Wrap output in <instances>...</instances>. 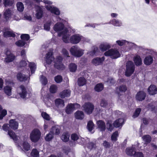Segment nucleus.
<instances>
[{
    "label": "nucleus",
    "instance_id": "393cba45",
    "mask_svg": "<svg viewBox=\"0 0 157 157\" xmlns=\"http://www.w3.org/2000/svg\"><path fill=\"white\" fill-rule=\"evenodd\" d=\"M153 58L152 56H149L145 57L144 60V63L147 65L151 64L153 62Z\"/></svg>",
    "mask_w": 157,
    "mask_h": 157
},
{
    "label": "nucleus",
    "instance_id": "4468645a",
    "mask_svg": "<svg viewBox=\"0 0 157 157\" xmlns=\"http://www.w3.org/2000/svg\"><path fill=\"white\" fill-rule=\"evenodd\" d=\"M6 57L5 58V61L6 63H9L13 61L15 59V56L10 51H7L6 52Z\"/></svg>",
    "mask_w": 157,
    "mask_h": 157
},
{
    "label": "nucleus",
    "instance_id": "aec40b11",
    "mask_svg": "<svg viewBox=\"0 0 157 157\" xmlns=\"http://www.w3.org/2000/svg\"><path fill=\"white\" fill-rule=\"evenodd\" d=\"M11 15L12 12L10 9H8L5 10L4 16L6 21H8L10 19Z\"/></svg>",
    "mask_w": 157,
    "mask_h": 157
},
{
    "label": "nucleus",
    "instance_id": "dca6fc26",
    "mask_svg": "<svg viewBox=\"0 0 157 157\" xmlns=\"http://www.w3.org/2000/svg\"><path fill=\"white\" fill-rule=\"evenodd\" d=\"M135 152V148L133 145H132L131 147H128L126 149V153L127 155L130 156H134Z\"/></svg>",
    "mask_w": 157,
    "mask_h": 157
},
{
    "label": "nucleus",
    "instance_id": "cd10ccee",
    "mask_svg": "<svg viewBox=\"0 0 157 157\" xmlns=\"http://www.w3.org/2000/svg\"><path fill=\"white\" fill-rule=\"evenodd\" d=\"M134 61L136 66L140 65L142 64V60L140 57L138 55L135 56Z\"/></svg>",
    "mask_w": 157,
    "mask_h": 157
},
{
    "label": "nucleus",
    "instance_id": "a878e982",
    "mask_svg": "<svg viewBox=\"0 0 157 157\" xmlns=\"http://www.w3.org/2000/svg\"><path fill=\"white\" fill-rule=\"evenodd\" d=\"M4 36L5 37H14L15 36V33L12 30L7 31L3 33Z\"/></svg>",
    "mask_w": 157,
    "mask_h": 157
},
{
    "label": "nucleus",
    "instance_id": "ea45409f",
    "mask_svg": "<svg viewBox=\"0 0 157 157\" xmlns=\"http://www.w3.org/2000/svg\"><path fill=\"white\" fill-rule=\"evenodd\" d=\"M77 66L75 63H71L69 66V68L70 71L72 72H75L77 69Z\"/></svg>",
    "mask_w": 157,
    "mask_h": 157
},
{
    "label": "nucleus",
    "instance_id": "2f4dec72",
    "mask_svg": "<svg viewBox=\"0 0 157 157\" xmlns=\"http://www.w3.org/2000/svg\"><path fill=\"white\" fill-rule=\"evenodd\" d=\"M39 151L36 148L33 149L30 154L31 157H39Z\"/></svg>",
    "mask_w": 157,
    "mask_h": 157
},
{
    "label": "nucleus",
    "instance_id": "b1692460",
    "mask_svg": "<svg viewBox=\"0 0 157 157\" xmlns=\"http://www.w3.org/2000/svg\"><path fill=\"white\" fill-rule=\"evenodd\" d=\"M71 91L69 90H63L60 93L59 95L62 98H64L65 97H68L70 96Z\"/></svg>",
    "mask_w": 157,
    "mask_h": 157
},
{
    "label": "nucleus",
    "instance_id": "f03ea898",
    "mask_svg": "<svg viewBox=\"0 0 157 157\" xmlns=\"http://www.w3.org/2000/svg\"><path fill=\"white\" fill-rule=\"evenodd\" d=\"M59 36H62V40L65 43L70 42L72 44H76L80 41L82 36L78 34H75L72 36L69 39L70 35L67 29H65L60 33H58Z\"/></svg>",
    "mask_w": 157,
    "mask_h": 157
},
{
    "label": "nucleus",
    "instance_id": "7c9ffc66",
    "mask_svg": "<svg viewBox=\"0 0 157 157\" xmlns=\"http://www.w3.org/2000/svg\"><path fill=\"white\" fill-rule=\"evenodd\" d=\"M55 103L56 106L58 107H63L64 105L63 101L60 99H56Z\"/></svg>",
    "mask_w": 157,
    "mask_h": 157
},
{
    "label": "nucleus",
    "instance_id": "9b49d317",
    "mask_svg": "<svg viewBox=\"0 0 157 157\" xmlns=\"http://www.w3.org/2000/svg\"><path fill=\"white\" fill-rule=\"evenodd\" d=\"M28 73L29 76L27 75H25L23 73H19L17 75V79L21 82L25 81L27 80H29L30 79L29 72L28 71Z\"/></svg>",
    "mask_w": 157,
    "mask_h": 157
},
{
    "label": "nucleus",
    "instance_id": "7ed1b4c3",
    "mask_svg": "<svg viewBox=\"0 0 157 157\" xmlns=\"http://www.w3.org/2000/svg\"><path fill=\"white\" fill-rule=\"evenodd\" d=\"M17 93L22 98H28L31 96V94L27 92L25 87L23 85L17 88Z\"/></svg>",
    "mask_w": 157,
    "mask_h": 157
},
{
    "label": "nucleus",
    "instance_id": "2eb2a0df",
    "mask_svg": "<svg viewBox=\"0 0 157 157\" xmlns=\"http://www.w3.org/2000/svg\"><path fill=\"white\" fill-rule=\"evenodd\" d=\"M105 59V58L104 56L101 58L97 57L92 60V63L95 66H98L101 64Z\"/></svg>",
    "mask_w": 157,
    "mask_h": 157
},
{
    "label": "nucleus",
    "instance_id": "bb28decb",
    "mask_svg": "<svg viewBox=\"0 0 157 157\" xmlns=\"http://www.w3.org/2000/svg\"><path fill=\"white\" fill-rule=\"evenodd\" d=\"M75 116L77 119L82 120L84 118V115L83 112L78 111L75 113Z\"/></svg>",
    "mask_w": 157,
    "mask_h": 157
},
{
    "label": "nucleus",
    "instance_id": "338daca9",
    "mask_svg": "<svg viewBox=\"0 0 157 157\" xmlns=\"http://www.w3.org/2000/svg\"><path fill=\"white\" fill-rule=\"evenodd\" d=\"M71 138L72 140L75 141L78 140L79 138V136L77 134L74 133L71 135Z\"/></svg>",
    "mask_w": 157,
    "mask_h": 157
},
{
    "label": "nucleus",
    "instance_id": "473e14b6",
    "mask_svg": "<svg viewBox=\"0 0 157 157\" xmlns=\"http://www.w3.org/2000/svg\"><path fill=\"white\" fill-rule=\"evenodd\" d=\"M29 66L31 71V74H33L36 69V64L33 62L30 63Z\"/></svg>",
    "mask_w": 157,
    "mask_h": 157
},
{
    "label": "nucleus",
    "instance_id": "6e6d98bb",
    "mask_svg": "<svg viewBox=\"0 0 157 157\" xmlns=\"http://www.w3.org/2000/svg\"><path fill=\"white\" fill-rule=\"evenodd\" d=\"M116 42L120 46L123 45L126 46V44L128 43V41L125 40H118Z\"/></svg>",
    "mask_w": 157,
    "mask_h": 157
},
{
    "label": "nucleus",
    "instance_id": "20e7f679",
    "mask_svg": "<svg viewBox=\"0 0 157 157\" xmlns=\"http://www.w3.org/2000/svg\"><path fill=\"white\" fill-rule=\"evenodd\" d=\"M84 50L77 45L73 46L70 48L71 54L75 57H79L83 54Z\"/></svg>",
    "mask_w": 157,
    "mask_h": 157
},
{
    "label": "nucleus",
    "instance_id": "412c9836",
    "mask_svg": "<svg viewBox=\"0 0 157 157\" xmlns=\"http://www.w3.org/2000/svg\"><path fill=\"white\" fill-rule=\"evenodd\" d=\"M97 125L98 128L101 131L105 130V122L102 120H99L97 122Z\"/></svg>",
    "mask_w": 157,
    "mask_h": 157
},
{
    "label": "nucleus",
    "instance_id": "0eeeda50",
    "mask_svg": "<svg viewBox=\"0 0 157 157\" xmlns=\"http://www.w3.org/2000/svg\"><path fill=\"white\" fill-rule=\"evenodd\" d=\"M104 55L106 56H110L113 59H116L121 56V55L117 49H110L104 53Z\"/></svg>",
    "mask_w": 157,
    "mask_h": 157
},
{
    "label": "nucleus",
    "instance_id": "09e8293b",
    "mask_svg": "<svg viewBox=\"0 0 157 157\" xmlns=\"http://www.w3.org/2000/svg\"><path fill=\"white\" fill-rule=\"evenodd\" d=\"M118 90H119L120 92H124L127 90V87H126V86L125 85H121L119 87L118 89H117V92H118ZM117 93L118 94V95L119 96V95H120L119 93L117 92Z\"/></svg>",
    "mask_w": 157,
    "mask_h": 157
},
{
    "label": "nucleus",
    "instance_id": "4be33fe9",
    "mask_svg": "<svg viewBox=\"0 0 157 157\" xmlns=\"http://www.w3.org/2000/svg\"><path fill=\"white\" fill-rule=\"evenodd\" d=\"M110 48V45L107 43H102L99 46L100 50L102 52L106 51V50L109 49Z\"/></svg>",
    "mask_w": 157,
    "mask_h": 157
},
{
    "label": "nucleus",
    "instance_id": "37998d69",
    "mask_svg": "<svg viewBox=\"0 0 157 157\" xmlns=\"http://www.w3.org/2000/svg\"><path fill=\"white\" fill-rule=\"evenodd\" d=\"M74 110L73 107L71 104L68 105L66 109V112L67 113L69 114L72 113Z\"/></svg>",
    "mask_w": 157,
    "mask_h": 157
},
{
    "label": "nucleus",
    "instance_id": "774afa93",
    "mask_svg": "<svg viewBox=\"0 0 157 157\" xmlns=\"http://www.w3.org/2000/svg\"><path fill=\"white\" fill-rule=\"evenodd\" d=\"M134 157H144V155L142 152L136 151L134 155Z\"/></svg>",
    "mask_w": 157,
    "mask_h": 157
},
{
    "label": "nucleus",
    "instance_id": "69168bd1",
    "mask_svg": "<svg viewBox=\"0 0 157 157\" xmlns=\"http://www.w3.org/2000/svg\"><path fill=\"white\" fill-rule=\"evenodd\" d=\"M27 63L26 62L25 60H21L19 63V67L22 68L25 67L27 65Z\"/></svg>",
    "mask_w": 157,
    "mask_h": 157
},
{
    "label": "nucleus",
    "instance_id": "c85d7f7f",
    "mask_svg": "<svg viewBox=\"0 0 157 157\" xmlns=\"http://www.w3.org/2000/svg\"><path fill=\"white\" fill-rule=\"evenodd\" d=\"M53 134L58 135L60 133V128L58 126H54L52 127L50 131Z\"/></svg>",
    "mask_w": 157,
    "mask_h": 157
},
{
    "label": "nucleus",
    "instance_id": "c756f323",
    "mask_svg": "<svg viewBox=\"0 0 157 157\" xmlns=\"http://www.w3.org/2000/svg\"><path fill=\"white\" fill-rule=\"evenodd\" d=\"M70 135L67 132H64L61 136V139L63 142H67L68 141L69 139Z\"/></svg>",
    "mask_w": 157,
    "mask_h": 157
},
{
    "label": "nucleus",
    "instance_id": "e433bc0d",
    "mask_svg": "<svg viewBox=\"0 0 157 157\" xmlns=\"http://www.w3.org/2000/svg\"><path fill=\"white\" fill-rule=\"evenodd\" d=\"M143 140L145 142V144L149 143L151 142V138L149 135H145L142 137Z\"/></svg>",
    "mask_w": 157,
    "mask_h": 157
},
{
    "label": "nucleus",
    "instance_id": "5701e85b",
    "mask_svg": "<svg viewBox=\"0 0 157 157\" xmlns=\"http://www.w3.org/2000/svg\"><path fill=\"white\" fill-rule=\"evenodd\" d=\"M124 121L123 118H120L116 120L113 123V126L116 128H118L122 126Z\"/></svg>",
    "mask_w": 157,
    "mask_h": 157
},
{
    "label": "nucleus",
    "instance_id": "a18cd8bd",
    "mask_svg": "<svg viewBox=\"0 0 157 157\" xmlns=\"http://www.w3.org/2000/svg\"><path fill=\"white\" fill-rule=\"evenodd\" d=\"M22 146L24 150L26 151H29L30 148V145L26 141L24 142L22 144Z\"/></svg>",
    "mask_w": 157,
    "mask_h": 157
},
{
    "label": "nucleus",
    "instance_id": "f8f14e48",
    "mask_svg": "<svg viewBox=\"0 0 157 157\" xmlns=\"http://www.w3.org/2000/svg\"><path fill=\"white\" fill-rule=\"evenodd\" d=\"M46 8L48 11H50L52 13L55 15H59L60 14V12L58 9L56 7L47 5L46 6Z\"/></svg>",
    "mask_w": 157,
    "mask_h": 157
},
{
    "label": "nucleus",
    "instance_id": "603ef678",
    "mask_svg": "<svg viewBox=\"0 0 157 157\" xmlns=\"http://www.w3.org/2000/svg\"><path fill=\"white\" fill-rule=\"evenodd\" d=\"M118 136V133L117 131H116L112 135L111 139L112 141H115L117 140V138Z\"/></svg>",
    "mask_w": 157,
    "mask_h": 157
},
{
    "label": "nucleus",
    "instance_id": "6e6552de",
    "mask_svg": "<svg viewBox=\"0 0 157 157\" xmlns=\"http://www.w3.org/2000/svg\"><path fill=\"white\" fill-rule=\"evenodd\" d=\"M9 124H4L2 126V128L5 131H8V134L11 138L14 141H17L18 140V137H17L14 132L12 131L9 130Z\"/></svg>",
    "mask_w": 157,
    "mask_h": 157
},
{
    "label": "nucleus",
    "instance_id": "bf43d9fd",
    "mask_svg": "<svg viewBox=\"0 0 157 157\" xmlns=\"http://www.w3.org/2000/svg\"><path fill=\"white\" fill-rule=\"evenodd\" d=\"M141 111V109L140 108H138L136 109L133 116V118H135L137 117L139 115Z\"/></svg>",
    "mask_w": 157,
    "mask_h": 157
},
{
    "label": "nucleus",
    "instance_id": "5fc2aeb1",
    "mask_svg": "<svg viewBox=\"0 0 157 157\" xmlns=\"http://www.w3.org/2000/svg\"><path fill=\"white\" fill-rule=\"evenodd\" d=\"M106 128L109 131L111 132L113 130V127L112 125V122L111 121H108L106 123Z\"/></svg>",
    "mask_w": 157,
    "mask_h": 157
},
{
    "label": "nucleus",
    "instance_id": "72a5a7b5",
    "mask_svg": "<svg viewBox=\"0 0 157 157\" xmlns=\"http://www.w3.org/2000/svg\"><path fill=\"white\" fill-rule=\"evenodd\" d=\"M86 80L83 77H81L78 78V84L79 86H83L86 83Z\"/></svg>",
    "mask_w": 157,
    "mask_h": 157
},
{
    "label": "nucleus",
    "instance_id": "423d86ee",
    "mask_svg": "<svg viewBox=\"0 0 157 157\" xmlns=\"http://www.w3.org/2000/svg\"><path fill=\"white\" fill-rule=\"evenodd\" d=\"M126 67V70L125 72V75L127 76H129L134 72L135 65L132 61H129L127 63Z\"/></svg>",
    "mask_w": 157,
    "mask_h": 157
},
{
    "label": "nucleus",
    "instance_id": "c03bdc74",
    "mask_svg": "<svg viewBox=\"0 0 157 157\" xmlns=\"http://www.w3.org/2000/svg\"><path fill=\"white\" fill-rule=\"evenodd\" d=\"M99 50L98 48L97 47H94L93 50L89 52L90 55L91 56L97 55L98 54Z\"/></svg>",
    "mask_w": 157,
    "mask_h": 157
},
{
    "label": "nucleus",
    "instance_id": "4d7b16f0",
    "mask_svg": "<svg viewBox=\"0 0 157 157\" xmlns=\"http://www.w3.org/2000/svg\"><path fill=\"white\" fill-rule=\"evenodd\" d=\"M57 90V87L55 85H52L50 87V91L51 93H55L56 92Z\"/></svg>",
    "mask_w": 157,
    "mask_h": 157
},
{
    "label": "nucleus",
    "instance_id": "8fccbe9b",
    "mask_svg": "<svg viewBox=\"0 0 157 157\" xmlns=\"http://www.w3.org/2000/svg\"><path fill=\"white\" fill-rule=\"evenodd\" d=\"M26 44V42L23 40H19L15 43L16 45L19 47H22Z\"/></svg>",
    "mask_w": 157,
    "mask_h": 157
},
{
    "label": "nucleus",
    "instance_id": "a211bd4d",
    "mask_svg": "<svg viewBox=\"0 0 157 157\" xmlns=\"http://www.w3.org/2000/svg\"><path fill=\"white\" fill-rule=\"evenodd\" d=\"M148 93L151 95H154L157 94V89L156 86L154 85H151L148 88Z\"/></svg>",
    "mask_w": 157,
    "mask_h": 157
},
{
    "label": "nucleus",
    "instance_id": "6ab92c4d",
    "mask_svg": "<svg viewBox=\"0 0 157 157\" xmlns=\"http://www.w3.org/2000/svg\"><path fill=\"white\" fill-rule=\"evenodd\" d=\"M9 126L13 130H16L18 128V123L15 119H12L10 121Z\"/></svg>",
    "mask_w": 157,
    "mask_h": 157
},
{
    "label": "nucleus",
    "instance_id": "864d4df0",
    "mask_svg": "<svg viewBox=\"0 0 157 157\" xmlns=\"http://www.w3.org/2000/svg\"><path fill=\"white\" fill-rule=\"evenodd\" d=\"M21 38L22 40L25 41H27L30 38L29 35L28 34H24L21 35Z\"/></svg>",
    "mask_w": 157,
    "mask_h": 157
},
{
    "label": "nucleus",
    "instance_id": "e2e57ef3",
    "mask_svg": "<svg viewBox=\"0 0 157 157\" xmlns=\"http://www.w3.org/2000/svg\"><path fill=\"white\" fill-rule=\"evenodd\" d=\"M54 79L56 82L57 83H59L62 81L63 78L61 76L58 75L55 76Z\"/></svg>",
    "mask_w": 157,
    "mask_h": 157
},
{
    "label": "nucleus",
    "instance_id": "680f3d73",
    "mask_svg": "<svg viewBox=\"0 0 157 157\" xmlns=\"http://www.w3.org/2000/svg\"><path fill=\"white\" fill-rule=\"evenodd\" d=\"M53 134L50 132V133L47 135L45 139L47 141H50L53 138Z\"/></svg>",
    "mask_w": 157,
    "mask_h": 157
},
{
    "label": "nucleus",
    "instance_id": "1a4fd4ad",
    "mask_svg": "<svg viewBox=\"0 0 157 157\" xmlns=\"http://www.w3.org/2000/svg\"><path fill=\"white\" fill-rule=\"evenodd\" d=\"M83 110L87 114L92 113L94 109V106L92 103L89 102L86 103L83 106Z\"/></svg>",
    "mask_w": 157,
    "mask_h": 157
},
{
    "label": "nucleus",
    "instance_id": "a19ab883",
    "mask_svg": "<svg viewBox=\"0 0 157 157\" xmlns=\"http://www.w3.org/2000/svg\"><path fill=\"white\" fill-rule=\"evenodd\" d=\"M52 21L51 20L48 21L44 25V29L45 30L49 31L50 29V26L52 24Z\"/></svg>",
    "mask_w": 157,
    "mask_h": 157
},
{
    "label": "nucleus",
    "instance_id": "9d476101",
    "mask_svg": "<svg viewBox=\"0 0 157 157\" xmlns=\"http://www.w3.org/2000/svg\"><path fill=\"white\" fill-rule=\"evenodd\" d=\"M57 21H60L61 22L56 23L54 26L53 29L55 31L58 32L63 29L64 26L62 22H63L64 21L59 17H57Z\"/></svg>",
    "mask_w": 157,
    "mask_h": 157
},
{
    "label": "nucleus",
    "instance_id": "49530a36",
    "mask_svg": "<svg viewBox=\"0 0 157 157\" xmlns=\"http://www.w3.org/2000/svg\"><path fill=\"white\" fill-rule=\"evenodd\" d=\"M128 43L126 44V46L127 47H128L129 48H135L136 49L137 48L139 47L134 43L130 42L128 41Z\"/></svg>",
    "mask_w": 157,
    "mask_h": 157
},
{
    "label": "nucleus",
    "instance_id": "f3484780",
    "mask_svg": "<svg viewBox=\"0 0 157 157\" xmlns=\"http://www.w3.org/2000/svg\"><path fill=\"white\" fill-rule=\"evenodd\" d=\"M43 14V10L42 8L39 6H37L36 8V17L38 19L41 18Z\"/></svg>",
    "mask_w": 157,
    "mask_h": 157
},
{
    "label": "nucleus",
    "instance_id": "f704fd0d",
    "mask_svg": "<svg viewBox=\"0 0 157 157\" xmlns=\"http://www.w3.org/2000/svg\"><path fill=\"white\" fill-rule=\"evenodd\" d=\"M11 88L9 86H6L4 88V92L8 96L11 95Z\"/></svg>",
    "mask_w": 157,
    "mask_h": 157
},
{
    "label": "nucleus",
    "instance_id": "3c124183",
    "mask_svg": "<svg viewBox=\"0 0 157 157\" xmlns=\"http://www.w3.org/2000/svg\"><path fill=\"white\" fill-rule=\"evenodd\" d=\"M13 3V1L12 0H3V4L5 7L11 6Z\"/></svg>",
    "mask_w": 157,
    "mask_h": 157
},
{
    "label": "nucleus",
    "instance_id": "13d9d810",
    "mask_svg": "<svg viewBox=\"0 0 157 157\" xmlns=\"http://www.w3.org/2000/svg\"><path fill=\"white\" fill-rule=\"evenodd\" d=\"M42 117L47 121H49L50 119V117L48 114L45 112H42L41 113Z\"/></svg>",
    "mask_w": 157,
    "mask_h": 157
},
{
    "label": "nucleus",
    "instance_id": "4c0bfd02",
    "mask_svg": "<svg viewBox=\"0 0 157 157\" xmlns=\"http://www.w3.org/2000/svg\"><path fill=\"white\" fill-rule=\"evenodd\" d=\"M94 124L91 121H89L87 123V128L89 131L91 132L94 129Z\"/></svg>",
    "mask_w": 157,
    "mask_h": 157
},
{
    "label": "nucleus",
    "instance_id": "c9c22d12",
    "mask_svg": "<svg viewBox=\"0 0 157 157\" xmlns=\"http://www.w3.org/2000/svg\"><path fill=\"white\" fill-rule=\"evenodd\" d=\"M111 23L114 26H120L122 25L121 22L118 20L113 19L111 21Z\"/></svg>",
    "mask_w": 157,
    "mask_h": 157
},
{
    "label": "nucleus",
    "instance_id": "ddd939ff",
    "mask_svg": "<svg viewBox=\"0 0 157 157\" xmlns=\"http://www.w3.org/2000/svg\"><path fill=\"white\" fill-rule=\"evenodd\" d=\"M146 96V93L144 91H141L137 93L136 95V98L137 100L142 101L145 99Z\"/></svg>",
    "mask_w": 157,
    "mask_h": 157
},
{
    "label": "nucleus",
    "instance_id": "052dcab7",
    "mask_svg": "<svg viewBox=\"0 0 157 157\" xmlns=\"http://www.w3.org/2000/svg\"><path fill=\"white\" fill-rule=\"evenodd\" d=\"M40 81L41 83L44 85H46L48 82L47 79L43 75L41 76Z\"/></svg>",
    "mask_w": 157,
    "mask_h": 157
},
{
    "label": "nucleus",
    "instance_id": "f257e3e1",
    "mask_svg": "<svg viewBox=\"0 0 157 157\" xmlns=\"http://www.w3.org/2000/svg\"><path fill=\"white\" fill-rule=\"evenodd\" d=\"M53 51L52 49H50L46 54L44 58L46 63L48 65L50 64L54 60L55 67L59 70L63 69L65 67L62 63V57L60 56H58L55 59H54Z\"/></svg>",
    "mask_w": 157,
    "mask_h": 157
},
{
    "label": "nucleus",
    "instance_id": "0e129e2a",
    "mask_svg": "<svg viewBox=\"0 0 157 157\" xmlns=\"http://www.w3.org/2000/svg\"><path fill=\"white\" fill-rule=\"evenodd\" d=\"M78 142L80 144L85 145L86 144L87 141H86L85 140L84 138H79L78 140Z\"/></svg>",
    "mask_w": 157,
    "mask_h": 157
},
{
    "label": "nucleus",
    "instance_id": "39448f33",
    "mask_svg": "<svg viewBox=\"0 0 157 157\" xmlns=\"http://www.w3.org/2000/svg\"><path fill=\"white\" fill-rule=\"evenodd\" d=\"M41 135L40 131L38 129H34L30 133V138L32 142L36 143L40 139Z\"/></svg>",
    "mask_w": 157,
    "mask_h": 157
},
{
    "label": "nucleus",
    "instance_id": "de8ad7c7",
    "mask_svg": "<svg viewBox=\"0 0 157 157\" xmlns=\"http://www.w3.org/2000/svg\"><path fill=\"white\" fill-rule=\"evenodd\" d=\"M17 10L20 12L24 10V7L23 3L20 2H18L17 4Z\"/></svg>",
    "mask_w": 157,
    "mask_h": 157
},
{
    "label": "nucleus",
    "instance_id": "79ce46f5",
    "mask_svg": "<svg viewBox=\"0 0 157 157\" xmlns=\"http://www.w3.org/2000/svg\"><path fill=\"white\" fill-rule=\"evenodd\" d=\"M2 109V107L0 105V120H2L3 118L7 114V112L6 110Z\"/></svg>",
    "mask_w": 157,
    "mask_h": 157
},
{
    "label": "nucleus",
    "instance_id": "58836bf2",
    "mask_svg": "<svg viewBox=\"0 0 157 157\" xmlns=\"http://www.w3.org/2000/svg\"><path fill=\"white\" fill-rule=\"evenodd\" d=\"M103 88V86L102 83H98L94 87L95 90L97 92H99L101 91Z\"/></svg>",
    "mask_w": 157,
    "mask_h": 157
}]
</instances>
